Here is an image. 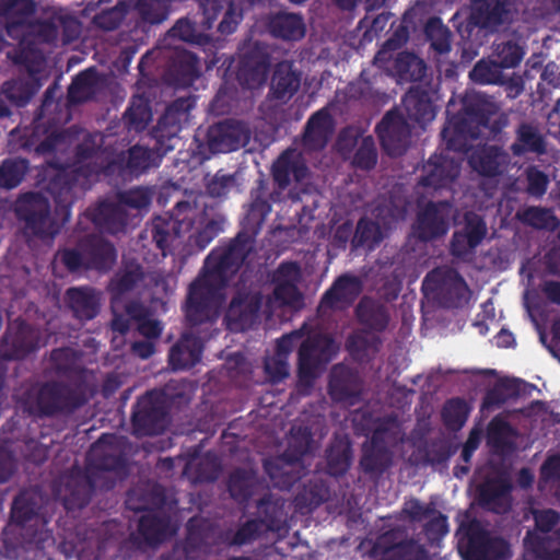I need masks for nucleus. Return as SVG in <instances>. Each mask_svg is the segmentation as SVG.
Masks as SVG:
<instances>
[{
	"label": "nucleus",
	"mask_w": 560,
	"mask_h": 560,
	"mask_svg": "<svg viewBox=\"0 0 560 560\" xmlns=\"http://www.w3.org/2000/svg\"><path fill=\"white\" fill-rule=\"evenodd\" d=\"M256 238L255 232L241 229L234 237L221 241L211 249L188 288L184 312L190 326L217 319L223 290L255 252Z\"/></svg>",
	"instance_id": "f257e3e1"
},
{
	"label": "nucleus",
	"mask_w": 560,
	"mask_h": 560,
	"mask_svg": "<svg viewBox=\"0 0 560 560\" xmlns=\"http://www.w3.org/2000/svg\"><path fill=\"white\" fill-rule=\"evenodd\" d=\"M112 164L105 161L102 145L92 135L84 137L75 147L73 164L59 170L46 187L57 203V212L61 213L65 220L70 219L71 208L77 199L91 188L94 179L101 174H106Z\"/></svg>",
	"instance_id": "f03ea898"
},
{
	"label": "nucleus",
	"mask_w": 560,
	"mask_h": 560,
	"mask_svg": "<svg viewBox=\"0 0 560 560\" xmlns=\"http://www.w3.org/2000/svg\"><path fill=\"white\" fill-rule=\"evenodd\" d=\"M509 119L499 113L498 106L479 93L466 94L462 109L447 118L441 136L446 148L454 152L467 153L470 141L479 139L487 129L489 140L500 141Z\"/></svg>",
	"instance_id": "7ed1b4c3"
},
{
	"label": "nucleus",
	"mask_w": 560,
	"mask_h": 560,
	"mask_svg": "<svg viewBox=\"0 0 560 560\" xmlns=\"http://www.w3.org/2000/svg\"><path fill=\"white\" fill-rule=\"evenodd\" d=\"M14 397L19 410L39 419L70 416L89 401L83 380L35 383L21 388Z\"/></svg>",
	"instance_id": "20e7f679"
},
{
	"label": "nucleus",
	"mask_w": 560,
	"mask_h": 560,
	"mask_svg": "<svg viewBox=\"0 0 560 560\" xmlns=\"http://www.w3.org/2000/svg\"><path fill=\"white\" fill-rule=\"evenodd\" d=\"M264 275L253 269H244L235 284V293L225 311L226 327L233 332L252 329L257 323L262 305Z\"/></svg>",
	"instance_id": "39448f33"
},
{
	"label": "nucleus",
	"mask_w": 560,
	"mask_h": 560,
	"mask_svg": "<svg viewBox=\"0 0 560 560\" xmlns=\"http://www.w3.org/2000/svg\"><path fill=\"white\" fill-rule=\"evenodd\" d=\"M57 206V203L55 202ZM14 214L23 224L25 235L39 240H54L61 230V226L69 221L57 212L61 223L51 214V206L47 197L38 191H26L18 196L13 205Z\"/></svg>",
	"instance_id": "423d86ee"
},
{
	"label": "nucleus",
	"mask_w": 560,
	"mask_h": 560,
	"mask_svg": "<svg viewBox=\"0 0 560 560\" xmlns=\"http://www.w3.org/2000/svg\"><path fill=\"white\" fill-rule=\"evenodd\" d=\"M106 439L103 434L92 445L84 470L100 483V489L112 490L128 476V463L122 452L106 444Z\"/></svg>",
	"instance_id": "0eeeda50"
},
{
	"label": "nucleus",
	"mask_w": 560,
	"mask_h": 560,
	"mask_svg": "<svg viewBox=\"0 0 560 560\" xmlns=\"http://www.w3.org/2000/svg\"><path fill=\"white\" fill-rule=\"evenodd\" d=\"M424 295L432 296L445 308L463 307L469 300L470 290L465 279L452 268H434L421 285Z\"/></svg>",
	"instance_id": "6e6552de"
},
{
	"label": "nucleus",
	"mask_w": 560,
	"mask_h": 560,
	"mask_svg": "<svg viewBox=\"0 0 560 560\" xmlns=\"http://www.w3.org/2000/svg\"><path fill=\"white\" fill-rule=\"evenodd\" d=\"M196 209L189 201L176 202L172 212L153 218L150 226L151 237L155 246L166 256V250L182 235L188 233L194 226Z\"/></svg>",
	"instance_id": "1a4fd4ad"
},
{
	"label": "nucleus",
	"mask_w": 560,
	"mask_h": 560,
	"mask_svg": "<svg viewBox=\"0 0 560 560\" xmlns=\"http://www.w3.org/2000/svg\"><path fill=\"white\" fill-rule=\"evenodd\" d=\"M132 432L136 436H153L163 433L170 423V413L162 393L151 390L138 398L132 408Z\"/></svg>",
	"instance_id": "9d476101"
},
{
	"label": "nucleus",
	"mask_w": 560,
	"mask_h": 560,
	"mask_svg": "<svg viewBox=\"0 0 560 560\" xmlns=\"http://www.w3.org/2000/svg\"><path fill=\"white\" fill-rule=\"evenodd\" d=\"M371 555L376 560H428V550L410 537L407 528L395 526L378 535Z\"/></svg>",
	"instance_id": "9b49d317"
},
{
	"label": "nucleus",
	"mask_w": 560,
	"mask_h": 560,
	"mask_svg": "<svg viewBox=\"0 0 560 560\" xmlns=\"http://www.w3.org/2000/svg\"><path fill=\"white\" fill-rule=\"evenodd\" d=\"M233 61V59L230 60L224 71L225 80L234 75L244 89H255L266 81L270 59L265 44L255 42L242 48L235 72L231 71Z\"/></svg>",
	"instance_id": "f8f14e48"
},
{
	"label": "nucleus",
	"mask_w": 560,
	"mask_h": 560,
	"mask_svg": "<svg viewBox=\"0 0 560 560\" xmlns=\"http://www.w3.org/2000/svg\"><path fill=\"white\" fill-rule=\"evenodd\" d=\"M196 103L197 97L189 94L175 98L166 106L165 112L152 130L154 140L160 143L159 150L161 153H168L174 149L173 142L183 126L188 124L190 112L195 108Z\"/></svg>",
	"instance_id": "ddd939ff"
},
{
	"label": "nucleus",
	"mask_w": 560,
	"mask_h": 560,
	"mask_svg": "<svg viewBox=\"0 0 560 560\" xmlns=\"http://www.w3.org/2000/svg\"><path fill=\"white\" fill-rule=\"evenodd\" d=\"M40 347V330L19 317L8 324L0 338V358L22 360L35 353Z\"/></svg>",
	"instance_id": "4468645a"
},
{
	"label": "nucleus",
	"mask_w": 560,
	"mask_h": 560,
	"mask_svg": "<svg viewBox=\"0 0 560 560\" xmlns=\"http://www.w3.org/2000/svg\"><path fill=\"white\" fill-rule=\"evenodd\" d=\"M338 347L332 337L316 334L307 337L298 352V374L301 380L314 378L319 369L337 354Z\"/></svg>",
	"instance_id": "2eb2a0df"
},
{
	"label": "nucleus",
	"mask_w": 560,
	"mask_h": 560,
	"mask_svg": "<svg viewBox=\"0 0 560 560\" xmlns=\"http://www.w3.org/2000/svg\"><path fill=\"white\" fill-rule=\"evenodd\" d=\"M186 537L175 545L173 557L176 560H197L210 550L215 536L217 526L202 516H192L186 524Z\"/></svg>",
	"instance_id": "dca6fc26"
},
{
	"label": "nucleus",
	"mask_w": 560,
	"mask_h": 560,
	"mask_svg": "<svg viewBox=\"0 0 560 560\" xmlns=\"http://www.w3.org/2000/svg\"><path fill=\"white\" fill-rule=\"evenodd\" d=\"M382 150L392 158H398L407 151L411 129L398 109L388 110L375 127Z\"/></svg>",
	"instance_id": "f3484780"
},
{
	"label": "nucleus",
	"mask_w": 560,
	"mask_h": 560,
	"mask_svg": "<svg viewBox=\"0 0 560 560\" xmlns=\"http://www.w3.org/2000/svg\"><path fill=\"white\" fill-rule=\"evenodd\" d=\"M453 206L447 200L429 201L417 213L415 235L423 242L444 236L450 229Z\"/></svg>",
	"instance_id": "a211bd4d"
},
{
	"label": "nucleus",
	"mask_w": 560,
	"mask_h": 560,
	"mask_svg": "<svg viewBox=\"0 0 560 560\" xmlns=\"http://www.w3.org/2000/svg\"><path fill=\"white\" fill-rule=\"evenodd\" d=\"M250 135L246 122L228 118L209 127L207 143L212 153H229L245 147Z\"/></svg>",
	"instance_id": "6ab92c4d"
},
{
	"label": "nucleus",
	"mask_w": 560,
	"mask_h": 560,
	"mask_svg": "<svg viewBox=\"0 0 560 560\" xmlns=\"http://www.w3.org/2000/svg\"><path fill=\"white\" fill-rule=\"evenodd\" d=\"M36 11L35 0H0V23L7 35L20 39V45H23L27 26L34 20Z\"/></svg>",
	"instance_id": "aec40b11"
},
{
	"label": "nucleus",
	"mask_w": 560,
	"mask_h": 560,
	"mask_svg": "<svg viewBox=\"0 0 560 560\" xmlns=\"http://www.w3.org/2000/svg\"><path fill=\"white\" fill-rule=\"evenodd\" d=\"M460 164L443 154L434 153L423 164L418 185L429 190L448 188L459 176Z\"/></svg>",
	"instance_id": "412c9836"
},
{
	"label": "nucleus",
	"mask_w": 560,
	"mask_h": 560,
	"mask_svg": "<svg viewBox=\"0 0 560 560\" xmlns=\"http://www.w3.org/2000/svg\"><path fill=\"white\" fill-rule=\"evenodd\" d=\"M468 164L482 177L494 178L502 175L511 163L509 152L499 144H478L469 148Z\"/></svg>",
	"instance_id": "4be33fe9"
},
{
	"label": "nucleus",
	"mask_w": 560,
	"mask_h": 560,
	"mask_svg": "<svg viewBox=\"0 0 560 560\" xmlns=\"http://www.w3.org/2000/svg\"><path fill=\"white\" fill-rule=\"evenodd\" d=\"M328 394L335 402L357 405L362 394L360 375L348 365L341 363L334 365L329 373Z\"/></svg>",
	"instance_id": "5701e85b"
},
{
	"label": "nucleus",
	"mask_w": 560,
	"mask_h": 560,
	"mask_svg": "<svg viewBox=\"0 0 560 560\" xmlns=\"http://www.w3.org/2000/svg\"><path fill=\"white\" fill-rule=\"evenodd\" d=\"M487 235V224L482 217L469 211L464 215V226L452 235L450 250L454 257L464 258L481 244Z\"/></svg>",
	"instance_id": "b1692460"
},
{
	"label": "nucleus",
	"mask_w": 560,
	"mask_h": 560,
	"mask_svg": "<svg viewBox=\"0 0 560 560\" xmlns=\"http://www.w3.org/2000/svg\"><path fill=\"white\" fill-rule=\"evenodd\" d=\"M280 192H269L268 184L264 179L257 182V186L252 189V202L246 217L242 222V230L255 232L257 237L266 218L271 212V205L278 200Z\"/></svg>",
	"instance_id": "393cba45"
},
{
	"label": "nucleus",
	"mask_w": 560,
	"mask_h": 560,
	"mask_svg": "<svg viewBox=\"0 0 560 560\" xmlns=\"http://www.w3.org/2000/svg\"><path fill=\"white\" fill-rule=\"evenodd\" d=\"M96 488H100V483L85 470L78 469L71 471L66 481L62 499L65 509L68 512H74L85 508L90 503Z\"/></svg>",
	"instance_id": "a878e982"
},
{
	"label": "nucleus",
	"mask_w": 560,
	"mask_h": 560,
	"mask_svg": "<svg viewBox=\"0 0 560 560\" xmlns=\"http://www.w3.org/2000/svg\"><path fill=\"white\" fill-rule=\"evenodd\" d=\"M362 290L363 282L360 277L343 273L339 276L323 294L320 307L329 310L349 307L359 298Z\"/></svg>",
	"instance_id": "bb28decb"
},
{
	"label": "nucleus",
	"mask_w": 560,
	"mask_h": 560,
	"mask_svg": "<svg viewBox=\"0 0 560 560\" xmlns=\"http://www.w3.org/2000/svg\"><path fill=\"white\" fill-rule=\"evenodd\" d=\"M505 541L492 538L479 524H471L467 529L466 557L468 560H498Z\"/></svg>",
	"instance_id": "cd10ccee"
},
{
	"label": "nucleus",
	"mask_w": 560,
	"mask_h": 560,
	"mask_svg": "<svg viewBox=\"0 0 560 560\" xmlns=\"http://www.w3.org/2000/svg\"><path fill=\"white\" fill-rule=\"evenodd\" d=\"M335 131V121L326 107H323L312 114L307 119L302 142L308 151H320L323 150Z\"/></svg>",
	"instance_id": "c85d7f7f"
},
{
	"label": "nucleus",
	"mask_w": 560,
	"mask_h": 560,
	"mask_svg": "<svg viewBox=\"0 0 560 560\" xmlns=\"http://www.w3.org/2000/svg\"><path fill=\"white\" fill-rule=\"evenodd\" d=\"M84 214L103 233L116 234L124 231L128 223V214L118 202L100 201L88 208Z\"/></svg>",
	"instance_id": "c756f323"
},
{
	"label": "nucleus",
	"mask_w": 560,
	"mask_h": 560,
	"mask_svg": "<svg viewBox=\"0 0 560 560\" xmlns=\"http://www.w3.org/2000/svg\"><path fill=\"white\" fill-rule=\"evenodd\" d=\"M262 466L272 486L280 490H290L304 475L302 463L283 454L266 458Z\"/></svg>",
	"instance_id": "7c9ffc66"
},
{
	"label": "nucleus",
	"mask_w": 560,
	"mask_h": 560,
	"mask_svg": "<svg viewBox=\"0 0 560 560\" xmlns=\"http://www.w3.org/2000/svg\"><path fill=\"white\" fill-rule=\"evenodd\" d=\"M357 322L372 332H384L390 322L389 307L382 301L369 295L360 299L354 308Z\"/></svg>",
	"instance_id": "2f4dec72"
},
{
	"label": "nucleus",
	"mask_w": 560,
	"mask_h": 560,
	"mask_svg": "<svg viewBox=\"0 0 560 560\" xmlns=\"http://www.w3.org/2000/svg\"><path fill=\"white\" fill-rule=\"evenodd\" d=\"M80 248L85 254L89 270L108 271L116 262V248L101 236L90 234L80 238Z\"/></svg>",
	"instance_id": "473e14b6"
},
{
	"label": "nucleus",
	"mask_w": 560,
	"mask_h": 560,
	"mask_svg": "<svg viewBox=\"0 0 560 560\" xmlns=\"http://www.w3.org/2000/svg\"><path fill=\"white\" fill-rule=\"evenodd\" d=\"M511 482L501 477L487 479L479 486V504L493 513L502 514L511 508Z\"/></svg>",
	"instance_id": "72a5a7b5"
},
{
	"label": "nucleus",
	"mask_w": 560,
	"mask_h": 560,
	"mask_svg": "<svg viewBox=\"0 0 560 560\" xmlns=\"http://www.w3.org/2000/svg\"><path fill=\"white\" fill-rule=\"evenodd\" d=\"M65 300L73 317L86 322L95 318L101 308L97 292L91 287H72L67 289Z\"/></svg>",
	"instance_id": "f704fd0d"
},
{
	"label": "nucleus",
	"mask_w": 560,
	"mask_h": 560,
	"mask_svg": "<svg viewBox=\"0 0 560 560\" xmlns=\"http://www.w3.org/2000/svg\"><path fill=\"white\" fill-rule=\"evenodd\" d=\"M199 60L190 51L176 50L170 58L166 70L167 81L178 88H188L199 77Z\"/></svg>",
	"instance_id": "c9c22d12"
},
{
	"label": "nucleus",
	"mask_w": 560,
	"mask_h": 560,
	"mask_svg": "<svg viewBox=\"0 0 560 560\" xmlns=\"http://www.w3.org/2000/svg\"><path fill=\"white\" fill-rule=\"evenodd\" d=\"M307 173L308 168L306 164L294 155L291 150L283 151L275 161L271 168L272 179L277 184L278 192L280 194L289 187L291 176H293L296 182H302L307 176Z\"/></svg>",
	"instance_id": "e433bc0d"
},
{
	"label": "nucleus",
	"mask_w": 560,
	"mask_h": 560,
	"mask_svg": "<svg viewBox=\"0 0 560 560\" xmlns=\"http://www.w3.org/2000/svg\"><path fill=\"white\" fill-rule=\"evenodd\" d=\"M138 533L148 546H158L172 535L171 517L161 510H149L139 518Z\"/></svg>",
	"instance_id": "4c0bfd02"
},
{
	"label": "nucleus",
	"mask_w": 560,
	"mask_h": 560,
	"mask_svg": "<svg viewBox=\"0 0 560 560\" xmlns=\"http://www.w3.org/2000/svg\"><path fill=\"white\" fill-rule=\"evenodd\" d=\"M266 26L270 35L284 40H299L305 35L304 20L300 14L277 12L270 13Z\"/></svg>",
	"instance_id": "58836bf2"
},
{
	"label": "nucleus",
	"mask_w": 560,
	"mask_h": 560,
	"mask_svg": "<svg viewBox=\"0 0 560 560\" xmlns=\"http://www.w3.org/2000/svg\"><path fill=\"white\" fill-rule=\"evenodd\" d=\"M300 84L301 75L294 70L292 62L281 61L276 65L270 85L275 100H290L299 91Z\"/></svg>",
	"instance_id": "ea45409f"
},
{
	"label": "nucleus",
	"mask_w": 560,
	"mask_h": 560,
	"mask_svg": "<svg viewBox=\"0 0 560 560\" xmlns=\"http://www.w3.org/2000/svg\"><path fill=\"white\" fill-rule=\"evenodd\" d=\"M393 464V451L374 444L371 440L363 443L359 462L360 469L370 477H381Z\"/></svg>",
	"instance_id": "a19ab883"
},
{
	"label": "nucleus",
	"mask_w": 560,
	"mask_h": 560,
	"mask_svg": "<svg viewBox=\"0 0 560 560\" xmlns=\"http://www.w3.org/2000/svg\"><path fill=\"white\" fill-rule=\"evenodd\" d=\"M202 346L198 338L191 335H183L172 346L168 353V363L173 370H185L192 368L201 359Z\"/></svg>",
	"instance_id": "79ce46f5"
},
{
	"label": "nucleus",
	"mask_w": 560,
	"mask_h": 560,
	"mask_svg": "<svg viewBox=\"0 0 560 560\" xmlns=\"http://www.w3.org/2000/svg\"><path fill=\"white\" fill-rule=\"evenodd\" d=\"M510 150L517 158L526 153L544 154L546 141L536 126L521 122L515 130V141L511 144Z\"/></svg>",
	"instance_id": "37998d69"
},
{
	"label": "nucleus",
	"mask_w": 560,
	"mask_h": 560,
	"mask_svg": "<svg viewBox=\"0 0 560 560\" xmlns=\"http://www.w3.org/2000/svg\"><path fill=\"white\" fill-rule=\"evenodd\" d=\"M402 105L410 120L425 124L434 118V108L429 92L421 88H410L402 97Z\"/></svg>",
	"instance_id": "c03bdc74"
},
{
	"label": "nucleus",
	"mask_w": 560,
	"mask_h": 560,
	"mask_svg": "<svg viewBox=\"0 0 560 560\" xmlns=\"http://www.w3.org/2000/svg\"><path fill=\"white\" fill-rule=\"evenodd\" d=\"M285 501L281 497L266 493L257 501V509L261 514L260 521L266 530L280 532L287 524Z\"/></svg>",
	"instance_id": "a18cd8bd"
},
{
	"label": "nucleus",
	"mask_w": 560,
	"mask_h": 560,
	"mask_svg": "<svg viewBox=\"0 0 560 560\" xmlns=\"http://www.w3.org/2000/svg\"><path fill=\"white\" fill-rule=\"evenodd\" d=\"M160 143L155 140L152 149L133 145L128 150V156L125 164V170L129 175L138 176L143 174L151 167H158L161 160L167 153H161L159 150Z\"/></svg>",
	"instance_id": "49530a36"
},
{
	"label": "nucleus",
	"mask_w": 560,
	"mask_h": 560,
	"mask_svg": "<svg viewBox=\"0 0 560 560\" xmlns=\"http://www.w3.org/2000/svg\"><path fill=\"white\" fill-rule=\"evenodd\" d=\"M258 479L254 470L236 468L228 479V490L233 500L246 504L253 497Z\"/></svg>",
	"instance_id": "de8ad7c7"
},
{
	"label": "nucleus",
	"mask_w": 560,
	"mask_h": 560,
	"mask_svg": "<svg viewBox=\"0 0 560 560\" xmlns=\"http://www.w3.org/2000/svg\"><path fill=\"white\" fill-rule=\"evenodd\" d=\"M145 278L143 267L133 261H127L115 273L108 289L114 295H122L135 290Z\"/></svg>",
	"instance_id": "09e8293b"
},
{
	"label": "nucleus",
	"mask_w": 560,
	"mask_h": 560,
	"mask_svg": "<svg viewBox=\"0 0 560 560\" xmlns=\"http://www.w3.org/2000/svg\"><path fill=\"white\" fill-rule=\"evenodd\" d=\"M352 447L349 441L336 439L326 450V471L332 477L343 476L350 468Z\"/></svg>",
	"instance_id": "8fccbe9b"
},
{
	"label": "nucleus",
	"mask_w": 560,
	"mask_h": 560,
	"mask_svg": "<svg viewBox=\"0 0 560 560\" xmlns=\"http://www.w3.org/2000/svg\"><path fill=\"white\" fill-rule=\"evenodd\" d=\"M328 498V488L323 481L310 480L294 498L295 509L302 513L312 512Z\"/></svg>",
	"instance_id": "3c124183"
},
{
	"label": "nucleus",
	"mask_w": 560,
	"mask_h": 560,
	"mask_svg": "<svg viewBox=\"0 0 560 560\" xmlns=\"http://www.w3.org/2000/svg\"><path fill=\"white\" fill-rule=\"evenodd\" d=\"M97 80L95 68H89L79 72L68 88L69 102L80 104L88 101L95 91Z\"/></svg>",
	"instance_id": "603ef678"
},
{
	"label": "nucleus",
	"mask_w": 560,
	"mask_h": 560,
	"mask_svg": "<svg viewBox=\"0 0 560 560\" xmlns=\"http://www.w3.org/2000/svg\"><path fill=\"white\" fill-rule=\"evenodd\" d=\"M394 69L401 80L409 82L421 81L427 74L425 62L409 51H401L397 55Z\"/></svg>",
	"instance_id": "864d4df0"
},
{
	"label": "nucleus",
	"mask_w": 560,
	"mask_h": 560,
	"mask_svg": "<svg viewBox=\"0 0 560 560\" xmlns=\"http://www.w3.org/2000/svg\"><path fill=\"white\" fill-rule=\"evenodd\" d=\"M30 170L26 159L10 158L0 164V188L11 190L16 188L25 178Z\"/></svg>",
	"instance_id": "5fc2aeb1"
},
{
	"label": "nucleus",
	"mask_w": 560,
	"mask_h": 560,
	"mask_svg": "<svg viewBox=\"0 0 560 560\" xmlns=\"http://www.w3.org/2000/svg\"><path fill=\"white\" fill-rule=\"evenodd\" d=\"M492 48L491 58L497 61L502 69L517 67L525 55L524 47L513 39L495 40Z\"/></svg>",
	"instance_id": "6e6d98bb"
},
{
	"label": "nucleus",
	"mask_w": 560,
	"mask_h": 560,
	"mask_svg": "<svg viewBox=\"0 0 560 560\" xmlns=\"http://www.w3.org/2000/svg\"><path fill=\"white\" fill-rule=\"evenodd\" d=\"M370 440L374 444L388 447L389 450L397 446L398 443L402 442V432L398 420L394 417L381 419L373 430Z\"/></svg>",
	"instance_id": "4d7b16f0"
},
{
	"label": "nucleus",
	"mask_w": 560,
	"mask_h": 560,
	"mask_svg": "<svg viewBox=\"0 0 560 560\" xmlns=\"http://www.w3.org/2000/svg\"><path fill=\"white\" fill-rule=\"evenodd\" d=\"M524 544L537 560H560V546L553 548V539L550 536L527 530Z\"/></svg>",
	"instance_id": "13d9d810"
},
{
	"label": "nucleus",
	"mask_w": 560,
	"mask_h": 560,
	"mask_svg": "<svg viewBox=\"0 0 560 560\" xmlns=\"http://www.w3.org/2000/svg\"><path fill=\"white\" fill-rule=\"evenodd\" d=\"M39 85L34 80H11L3 83L2 94L18 107L25 106L37 93Z\"/></svg>",
	"instance_id": "bf43d9fd"
},
{
	"label": "nucleus",
	"mask_w": 560,
	"mask_h": 560,
	"mask_svg": "<svg viewBox=\"0 0 560 560\" xmlns=\"http://www.w3.org/2000/svg\"><path fill=\"white\" fill-rule=\"evenodd\" d=\"M509 14L506 4L502 0H482L476 8L474 16L483 26H495L502 24Z\"/></svg>",
	"instance_id": "052dcab7"
},
{
	"label": "nucleus",
	"mask_w": 560,
	"mask_h": 560,
	"mask_svg": "<svg viewBox=\"0 0 560 560\" xmlns=\"http://www.w3.org/2000/svg\"><path fill=\"white\" fill-rule=\"evenodd\" d=\"M424 34L431 48L440 55L451 50L452 32L438 16L430 18L424 26Z\"/></svg>",
	"instance_id": "680f3d73"
},
{
	"label": "nucleus",
	"mask_w": 560,
	"mask_h": 560,
	"mask_svg": "<svg viewBox=\"0 0 560 560\" xmlns=\"http://www.w3.org/2000/svg\"><path fill=\"white\" fill-rule=\"evenodd\" d=\"M469 78L478 84H503L504 73L500 65L491 57L480 59L469 72Z\"/></svg>",
	"instance_id": "e2e57ef3"
},
{
	"label": "nucleus",
	"mask_w": 560,
	"mask_h": 560,
	"mask_svg": "<svg viewBox=\"0 0 560 560\" xmlns=\"http://www.w3.org/2000/svg\"><path fill=\"white\" fill-rule=\"evenodd\" d=\"M264 530L266 529L262 526V521L258 518L247 520L235 532H226L224 541L230 546L241 547L258 539Z\"/></svg>",
	"instance_id": "0e129e2a"
},
{
	"label": "nucleus",
	"mask_w": 560,
	"mask_h": 560,
	"mask_svg": "<svg viewBox=\"0 0 560 560\" xmlns=\"http://www.w3.org/2000/svg\"><path fill=\"white\" fill-rule=\"evenodd\" d=\"M39 505L36 498L28 492L19 493L12 503L11 518L18 525H25L38 514Z\"/></svg>",
	"instance_id": "69168bd1"
},
{
	"label": "nucleus",
	"mask_w": 560,
	"mask_h": 560,
	"mask_svg": "<svg viewBox=\"0 0 560 560\" xmlns=\"http://www.w3.org/2000/svg\"><path fill=\"white\" fill-rule=\"evenodd\" d=\"M518 219L526 225L537 230H555L559 225V220L551 209L541 207H528L517 213Z\"/></svg>",
	"instance_id": "338daca9"
},
{
	"label": "nucleus",
	"mask_w": 560,
	"mask_h": 560,
	"mask_svg": "<svg viewBox=\"0 0 560 560\" xmlns=\"http://www.w3.org/2000/svg\"><path fill=\"white\" fill-rule=\"evenodd\" d=\"M469 406L464 398L455 397L446 400L442 409V420L450 430H459L467 421Z\"/></svg>",
	"instance_id": "774afa93"
}]
</instances>
